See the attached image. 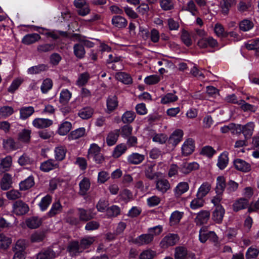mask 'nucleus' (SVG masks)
Returning <instances> with one entry per match:
<instances>
[{"mask_svg":"<svg viewBox=\"0 0 259 259\" xmlns=\"http://www.w3.org/2000/svg\"><path fill=\"white\" fill-rule=\"evenodd\" d=\"M179 239V236L177 234H169L162 239L160 243V246L162 248H167L169 246L175 245Z\"/></svg>","mask_w":259,"mask_h":259,"instance_id":"nucleus-1","label":"nucleus"},{"mask_svg":"<svg viewBox=\"0 0 259 259\" xmlns=\"http://www.w3.org/2000/svg\"><path fill=\"white\" fill-rule=\"evenodd\" d=\"M36 30L41 34L45 35L47 37H51L56 39L60 36H67V33L64 31L51 30L42 27L38 28Z\"/></svg>","mask_w":259,"mask_h":259,"instance_id":"nucleus-2","label":"nucleus"},{"mask_svg":"<svg viewBox=\"0 0 259 259\" xmlns=\"http://www.w3.org/2000/svg\"><path fill=\"white\" fill-rule=\"evenodd\" d=\"M29 211L27 204L21 200L16 201L13 205V212L17 215H23Z\"/></svg>","mask_w":259,"mask_h":259,"instance_id":"nucleus-3","label":"nucleus"},{"mask_svg":"<svg viewBox=\"0 0 259 259\" xmlns=\"http://www.w3.org/2000/svg\"><path fill=\"white\" fill-rule=\"evenodd\" d=\"M74 5L78 9L77 13L81 16H85L90 12V9L86 0H74Z\"/></svg>","mask_w":259,"mask_h":259,"instance_id":"nucleus-4","label":"nucleus"},{"mask_svg":"<svg viewBox=\"0 0 259 259\" xmlns=\"http://www.w3.org/2000/svg\"><path fill=\"white\" fill-rule=\"evenodd\" d=\"M78 216L80 221L87 222L94 218L96 215L93 212L92 209H84L83 208H78Z\"/></svg>","mask_w":259,"mask_h":259,"instance_id":"nucleus-5","label":"nucleus"},{"mask_svg":"<svg viewBox=\"0 0 259 259\" xmlns=\"http://www.w3.org/2000/svg\"><path fill=\"white\" fill-rule=\"evenodd\" d=\"M199 164L195 162H183L180 166V171L184 175H187L193 170L199 168Z\"/></svg>","mask_w":259,"mask_h":259,"instance_id":"nucleus-6","label":"nucleus"},{"mask_svg":"<svg viewBox=\"0 0 259 259\" xmlns=\"http://www.w3.org/2000/svg\"><path fill=\"white\" fill-rule=\"evenodd\" d=\"M197 45L201 48L208 47L213 48L218 46V43L216 39L211 36H209L200 39L197 42Z\"/></svg>","mask_w":259,"mask_h":259,"instance_id":"nucleus-7","label":"nucleus"},{"mask_svg":"<svg viewBox=\"0 0 259 259\" xmlns=\"http://www.w3.org/2000/svg\"><path fill=\"white\" fill-rule=\"evenodd\" d=\"M210 218V212L207 210H202L196 214L194 219L195 223L197 225L201 226L206 224Z\"/></svg>","mask_w":259,"mask_h":259,"instance_id":"nucleus-8","label":"nucleus"},{"mask_svg":"<svg viewBox=\"0 0 259 259\" xmlns=\"http://www.w3.org/2000/svg\"><path fill=\"white\" fill-rule=\"evenodd\" d=\"M153 240L152 235L148 233L137 237L133 240V243L138 246H143L150 244Z\"/></svg>","mask_w":259,"mask_h":259,"instance_id":"nucleus-9","label":"nucleus"},{"mask_svg":"<svg viewBox=\"0 0 259 259\" xmlns=\"http://www.w3.org/2000/svg\"><path fill=\"white\" fill-rule=\"evenodd\" d=\"M195 145L193 139L189 138L186 140L182 146V153L184 156H188L194 151Z\"/></svg>","mask_w":259,"mask_h":259,"instance_id":"nucleus-10","label":"nucleus"},{"mask_svg":"<svg viewBox=\"0 0 259 259\" xmlns=\"http://www.w3.org/2000/svg\"><path fill=\"white\" fill-rule=\"evenodd\" d=\"M59 167V163L53 159H49L42 162L40 165V169L44 172H49Z\"/></svg>","mask_w":259,"mask_h":259,"instance_id":"nucleus-11","label":"nucleus"},{"mask_svg":"<svg viewBox=\"0 0 259 259\" xmlns=\"http://www.w3.org/2000/svg\"><path fill=\"white\" fill-rule=\"evenodd\" d=\"M234 166L235 168L243 172H248L251 170L250 164L241 159H236L234 161Z\"/></svg>","mask_w":259,"mask_h":259,"instance_id":"nucleus-12","label":"nucleus"},{"mask_svg":"<svg viewBox=\"0 0 259 259\" xmlns=\"http://www.w3.org/2000/svg\"><path fill=\"white\" fill-rule=\"evenodd\" d=\"M216 237L213 231H208L207 227H202L199 231V239L202 243H205L209 237L215 238Z\"/></svg>","mask_w":259,"mask_h":259,"instance_id":"nucleus-13","label":"nucleus"},{"mask_svg":"<svg viewBox=\"0 0 259 259\" xmlns=\"http://www.w3.org/2000/svg\"><path fill=\"white\" fill-rule=\"evenodd\" d=\"M225 213L224 208L221 205H218L213 211L212 219L216 223L220 224L222 222Z\"/></svg>","mask_w":259,"mask_h":259,"instance_id":"nucleus-14","label":"nucleus"},{"mask_svg":"<svg viewBox=\"0 0 259 259\" xmlns=\"http://www.w3.org/2000/svg\"><path fill=\"white\" fill-rule=\"evenodd\" d=\"M183 132L180 129L175 131L168 139V143L172 146H176L182 139Z\"/></svg>","mask_w":259,"mask_h":259,"instance_id":"nucleus-15","label":"nucleus"},{"mask_svg":"<svg viewBox=\"0 0 259 259\" xmlns=\"http://www.w3.org/2000/svg\"><path fill=\"white\" fill-rule=\"evenodd\" d=\"M145 159V155L138 153H133L127 157L128 164L137 165L142 163Z\"/></svg>","mask_w":259,"mask_h":259,"instance_id":"nucleus-16","label":"nucleus"},{"mask_svg":"<svg viewBox=\"0 0 259 259\" xmlns=\"http://www.w3.org/2000/svg\"><path fill=\"white\" fill-rule=\"evenodd\" d=\"M53 124V121L47 118H37L33 122V125L37 128H44L51 126Z\"/></svg>","mask_w":259,"mask_h":259,"instance_id":"nucleus-17","label":"nucleus"},{"mask_svg":"<svg viewBox=\"0 0 259 259\" xmlns=\"http://www.w3.org/2000/svg\"><path fill=\"white\" fill-rule=\"evenodd\" d=\"M170 188L169 182L165 179L158 180L156 183V189L162 194H164Z\"/></svg>","mask_w":259,"mask_h":259,"instance_id":"nucleus-18","label":"nucleus"},{"mask_svg":"<svg viewBox=\"0 0 259 259\" xmlns=\"http://www.w3.org/2000/svg\"><path fill=\"white\" fill-rule=\"evenodd\" d=\"M189 186L188 183L182 182L179 183L174 189L175 195L177 197L181 196L182 194L188 191Z\"/></svg>","mask_w":259,"mask_h":259,"instance_id":"nucleus-19","label":"nucleus"},{"mask_svg":"<svg viewBox=\"0 0 259 259\" xmlns=\"http://www.w3.org/2000/svg\"><path fill=\"white\" fill-rule=\"evenodd\" d=\"M85 134V129L84 127H79L72 131L68 136L69 141L75 140L83 137Z\"/></svg>","mask_w":259,"mask_h":259,"instance_id":"nucleus-20","label":"nucleus"},{"mask_svg":"<svg viewBox=\"0 0 259 259\" xmlns=\"http://www.w3.org/2000/svg\"><path fill=\"white\" fill-rule=\"evenodd\" d=\"M254 124L253 122H248L242 127L241 132L243 134L246 140L250 139L254 131Z\"/></svg>","mask_w":259,"mask_h":259,"instance_id":"nucleus-21","label":"nucleus"},{"mask_svg":"<svg viewBox=\"0 0 259 259\" xmlns=\"http://www.w3.org/2000/svg\"><path fill=\"white\" fill-rule=\"evenodd\" d=\"M248 205V200L247 199L240 198L236 200L233 204V209L235 211H238L245 209Z\"/></svg>","mask_w":259,"mask_h":259,"instance_id":"nucleus-22","label":"nucleus"},{"mask_svg":"<svg viewBox=\"0 0 259 259\" xmlns=\"http://www.w3.org/2000/svg\"><path fill=\"white\" fill-rule=\"evenodd\" d=\"M26 225L30 229H36L39 227L42 223L40 218L37 217H32L26 220Z\"/></svg>","mask_w":259,"mask_h":259,"instance_id":"nucleus-23","label":"nucleus"},{"mask_svg":"<svg viewBox=\"0 0 259 259\" xmlns=\"http://www.w3.org/2000/svg\"><path fill=\"white\" fill-rule=\"evenodd\" d=\"M226 184L225 179L223 176H219L217 178L215 192L218 195L222 194L225 188Z\"/></svg>","mask_w":259,"mask_h":259,"instance_id":"nucleus-24","label":"nucleus"},{"mask_svg":"<svg viewBox=\"0 0 259 259\" xmlns=\"http://www.w3.org/2000/svg\"><path fill=\"white\" fill-rule=\"evenodd\" d=\"M40 39V36L37 33H31L25 35L22 39V42L26 45L33 44Z\"/></svg>","mask_w":259,"mask_h":259,"instance_id":"nucleus-25","label":"nucleus"},{"mask_svg":"<svg viewBox=\"0 0 259 259\" xmlns=\"http://www.w3.org/2000/svg\"><path fill=\"white\" fill-rule=\"evenodd\" d=\"M12 164V158L10 156H7L1 160L0 171L5 172L8 171Z\"/></svg>","mask_w":259,"mask_h":259,"instance_id":"nucleus-26","label":"nucleus"},{"mask_svg":"<svg viewBox=\"0 0 259 259\" xmlns=\"http://www.w3.org/2000/svg\"><path fill=\"white\" fill-rule=\"evenodd\" d=\"M119 130H116L110 132L106 137V143L109 146L114 145L119 137Z\"/></svg>","mask_w":259,"mask_h":259,"instance_id":"nucleus-27","label":"nucleus"},{"mask_svg":"<svg viewBox=\"0 0 259 259\" xmlns=\"http://www.w3.org/2000/svg\"><path fill=\"white\" fill-rule=\"evenodd\" d=\"M211 185L207 182L203 183L198 189L196 196L203 198L210 191Z\"/></svg>","mask_w":259,"mask_h":259,"instance_id":"nucleus-28","label":"nucleus"},{"mask_svg":"<svg viewBox=\"0 0 259 259\" xmlns=\"http://www.w3.org/2000/svg\"><path fill=\"white\" fill-rule=\"evenodd\" d=\"M12 184L11 176L9 174H5L1 181V187L2 190H7L9 189Z\"/></svg>","mask_w":259,"mask_h":259,"instance_id":"nucleus-29","label":"nucleus"},{"mask_svg":"<svg viewBox=\"0 0 259 259\" xmlns=\"http://www.w3.org/2000/svg\"><path fill=\"white\" fill-rule=\"evenodd\" d=\"M62 209L63 207L60 202H55L53 203L50 210L48 212V215L49 217H54L56 214L61 213Z\"/></svg>","mask_w":259,"mask_h":259,"instance_id":"nucleus-30","label":"nucleus"},{"mask_svg":"<svg viewBox=\"0 0 259 259\" xmlns=\"http://www.w3.org/2000/svg\"><path fill=\"white\" fill-rule=\"evenodd\" d=\"M112 24L114 26L121 28L125 27L127 22L124 18L120 16H115L112 19Z\"/></svg>","mask_w":259,"mask_h":259,"instance_id":"nucleus-31","label":"nucleus"},{"mask_svg":"<svg viewBox=\"0 0 259 259\" xmlns=\"http://www.w3.org/2000/svg\"><path fill=\"white\" fill-rule=\"evenodd\" d=\"M56 253L51 249L43 250L38 253L36 259H52L56 257Z\"/></svg>","mask_w":259,"mask_h":259,"instance_id":"nucleus-32","label":"nucleus"},{"mask_svg":"<svg viewBox=\"0 0 259 259\" xmlns=\"http://www.w3.org/2000/svg\"><path fill=\"white\" fill-rule=\"evenodd\" d=\"M34 185V178L32 176H29L25 180L19 184L20 189L22 191L27 190Z\"/></svg>","mask_w":259,"mask_h":259,"instance_id":"nucleus-33","label":"nucleus"},{"mask_svg":"<svg viewBox=\"0 0 259 259\" xmlns=\"http://www.w3.org/2000/svg\"><path fill=\"white\" fill-rule=\"evenodd\" d=\"M54 152L56 161H62L65 157L66 149L64 147L60 146L55 148Z\"/></svg>","mask_w":259,"mask_h":259,"instance_id":"nucleus-34","label":"nucleus"},{"mask_svg":"<svg viewBox=\"0 0 259 259\" xmlns=\"http://www.w3.org/2000/svg\"><path fill=\"white\" fill-rule=\"evenodd\" d=\"M118 106L117 98L115 95L108 97L107 99V107L109 111H113Z\"/></svg>","mask_w":259,"mask_h":259,"instance_id":"nucleus-35","label":"nucleus"},{"mask_svg":"<svg viewBox=\"0 0 259 259\" xmlns=\"http://www.w3.org/2000/svg\"><path fill=\"white\" fill-rule=\"evenodd\" d=\"M27 246V241L25 239H20L16 242L13 247V250L14 251L25 253Z\"/></svg>","mask_w":259,"mask_h":259,"instance_id":"nucleus-36","label":"nucleus"},{"mask_svg":"<svg viewBox=\"0 0 259 259\" xmlns=\"http://www.w3.org/2000/svg\"><path fill=\"white\" fill-rule=\"evenodd\" d=\"M72 124L70 122L64 121L62 123L58 130V133L61 136H65L71 130Z\"/></svg>","mask_w":259,"mask_h":259,"instance_id":"nucleus-37","label":"nucleus"},{"mask_svg":"<svg viewBox=\"0 0 259 259\" xmlns=\"http://www.w3.org/2000/svg\"><path fill=\"white\" fill-rule=\"evenodd\" d=\"M79 194L81 195L86 194L87 191L90 187V180L87 178H83L79 183Z\"/></svg>","mask_w":259,"mask_h":259,"instance_id":"nucleus-38","label":"nucleus"},{"mask_svg":"<svg viewBox=\"0 0 259 259\" xmlns=\"http://www.w3.org/2000/svg\"><path fill=\"white\" fill-rule=\"evenodd\" d=\"M127 146L125 144H120L117 145L114 148L112 156L114 158H118L127 150Z\"/></svg>","mask_w":259,"mask_h":259,"instance_id":"nucleus-39","label":"nucleus"},{"mask_svg":"<svg viewBox=\"0 0 259 259\" xmlns=\"http://www.w3.org/2000/svg\"><path fill=\"white\" fill-rule=\"evenodd\" d=\"M72 96L71 93L67 89L62 90L60 93L59 101L65 104L68 102Z\"/></svg>","mask_w":259,"mask_h":259,"instance_id":"nucleus-40","label":"nucleus"},{"mask_svg":"<svg viewBox=\"0 0 259 259\" xmlns=\"http://www.w3.org/2000/svg\"><path fill=\"white\" fill-rule=\"evenodd\" d=\"M228 156L226 153H222L218 157V161L217 163L218 166L221 169H224L228 163Z\"/></svg>","mask_w":259,"mask_h":259,"instance_id":"nucleus-41","label":"nucleus"},{"mask_svg":"<svg viewBox=\"0 0 259 259\" xmlns=\"http://www.w3.org/2000/svg\"><path fill=\"white\" fill-rule=\"evenodd\" d=\"M48 69L47 66L45 64H40L37 66H34L29 68L27 70V73L29 74H35L46 71Z\"/></svg>","mask_w":259,"mask_h":259,"instance_id":"nucleus-42","label":"nucleus"},{"mask_svg":"<svg viewBox=\"0 0 259 259\" xmlns=\"http://www.w3.org/2000/svg\"><path fill=\"white\" fill-rule=\"evenodd\" d=\"M187 250L184 247H177L175 248V259H186Z\"/></svg>","mask_w":259,"mask_h":259,"instance_id":"nucleus-43","label":"nucleus"},{"mask_svg":"<svg viewBox=\"0 0 259 259\" xmlns=\"http://www.w3.org/2000/svg\"><path fill=\"white\" fill-rule=\"evenodd\" d=\"M120 213V209L117 205H113L106 209L107 218L116 217Z\"/></svg>","mask_w":259,"mask_h":259,"instance_id":"nucleus-44","label":"nucleus"},{"mask_svg":"<svg viewBox=\"0 0 259 259\" xmlns=\"http://www.w3.org/2000/svg\"><path fill=\"white\" fill-rule=\"evenodd\" d=\"M82 250L80 244L79 245L78 242L70 243L67 247V250L71 255H75L76 253L81 251Z\"/></svg>","mask_w":259,"mask_h":259,"instance_id":"nucleus-45","label":"nucleus"},{"mask_svg":"<svg viewBox=\"0 0 259 259\" xmlns=\"http://www.w3.org/2000/svg\"><path fill=\"white\" fill-rule=\"evenodd\" d=\"M238 105L244 112H254L256 111L257 108L256 107L246 103L244 101L242 100H239Z\"/></svg>","mask_w":259,"mask_h":259,"instance_id":"nucleus-46","label":"nucleus"},{"mask_svg":"<svg viewBox=\"0 0 259 259\" xmlns=\"http://www.w3.org/2000/svg\"><path fill=\"white\" fill-rule=\"evenodd\" d=\"M204 204V201L202 198L197 197L193 199L190 204V207L192 209H197L202 207Z\"/></svg>","mask_w":259,"mask_h":259,"instance_id":"nucleus-47","label":"nucleus"},{"mask_svg":"<svg viewBox=\"0 0 259 259\" xmlns=\"http://www.w3.org/2000/svg\"><path fill=\"white\" fill-rule=\"evenodd\" d=\"M178 97L174 93H168L163 96L161 99V103L164 104L170 103L177 101Z\"/></svg>","mask_w":259,"mask_h":259,"instance_id":"nucleus-48","label":"nucleus"},{"mask_svg":"<svg viewBox=\"0 0 259 259\" xmlns=\"http://www.w3.org/2000/svg\"><path fill=\"white\" fill-rule=\"evenodd\" d=\"M73 52L75 56L79 59L82 58L85 53L83 46L80 44H76L74 46Z\"/></svg>","mask_w":259,"mask_h":259,"instance_id":"nucleus-49","label":"nucleus"},{"mask_svg":"<svg viewBox=\"0 0 259 259\" xmlns=\"http://www.w3.org/2000/svg\"><path fill=\"white\" fill-rule=\"evenodd\" d=\"M116 78L124 84H128L132 82L131 77L127 73L120 72L116 74Z\"/></svg>","mask_w":259,"mask_h":259,"instance_id":"nucleus-50","label":"nucleus"},{"mask_svg":"<svg viewBox=\"0 0 259 259\" xmlns=\"http://www.w3.org/2000/svg\"><path fill=\"white\" fill-rule=\"evenodd\" d=\"M213 30L215 35L218 37H223L226 36L227 35L223 26L219 23H217L214 25Z\"/></svg>","mask_w":259,"mask_h":259,"instance_id":"nucleus-51","label":"nucleus"},{"mask_svg":"<svg viewBox=\"0 0 259 259\" xmlns=\"http://www.w3.org/2000/svg\"><path fill=\"white\" fill-rule=\"evenodd\" d=\"M12 243V239L3 234H0V248L7 249Z\"/></svg>","mask_w":259,"mask_h":259,"instance_id":"nucleus-52","label":"nucleus"},{"mask_svg":"<svg viewBox=\"0 0 259 259\" xmlns=\"http://www.w3.org/2000/svg\"><path fill=\"white\" fill-rule=\"evenodd\" d=\"M95 241V237H85L82 238L80 241V248L84 249L91 246Z\"/></svg>","mask_w":259,"mask_h":259,"instance_id":"nucleus-53","label":"nucleus"},{"mask_svg":"<svg viewBox=\"0 0 259 259\" xmlns=\"http://www.w3.org/2000/svg\"><path fill=\"white\" fill-rule=\"evenodd\" d=\"M31 131L28 129H23L19 133L18 139L23 142H28L30 139Z\"/></svg>","mask_w":259,"mask_h":259,"instance_id":"nucleus-54","label":"nucleus"},{"mask_svg":"<svg viewBox=\"0 0 259 259\" xmlns=\"http://www.w3.org/2000/svg\"><path fill=\"white\" fill-rule=\"evenodd\" d=\"M52 201V197L49 195H47L44 197L39 203V206L42 211L47 209Z\"/></svg>","mask_w":259,"mask_h":259,"instance_id":"nucleus-55","label":"nucleus"},{"mask_svg":"<svg viewBox=\"0 0 259 259\" xmlns=\"http://www.w3.org/2000/svg\"><path fill=\"white\" fill-rule=\"evenodd\" d=\"M215 153L216 151L210 146H204L200 151V154L208 158L212 157Z\"/></svg>","mask_w":259,"mask_h":259,"instance_id":"nucleus-56","label":"nucleus"},{"mask_svg":"<svg viewBox=\"0 0 259 259\" xmlns=\"http://www.w3.org/2000/svg\"><path fill=\"white\" fill-rule=\"evenodd\" d=\"M45 238V235L43 232L36 231L31 235L30 239L31 242H39L42 241Z\"/></svg>","mask_w":259,"mask_h":259,"instance_id":"nucleus-57","label":"nucleus"},{"mask_svg":"<svg viewBox=\"0 0 259 259\" xmlns=\"http://www.w3.org/2000/svg\"><path fill=\"white\" fill-rule=\"evenodd\" d=\"M154 142L160 144H164L167 140V137L164 134H154L151 137Z\"/></svg>","mask_w":259,"mask_h":259,"instance_id":"nucleus-58","label":"nucleus"},{"mask_svg":"<svg viewBox=\"0 0 259 259\" xmlns=\"http://www.w3.org/2000/svg\"><path fill=\"white\" fill-rule=\"evenodd\" d=\"M183 213L179 211L173 212L170 217V223L171 225H174L179 223L183 216Z\"/></svg>","mask_w":259,"mask_h":259,"instance_id":"nucleus-59","label":"nucleus"},{"mask_svg":"<svg viewBox=\"0 0 259 259\" xmlns=\"http://www.w3.org/2000/svg\"><path fill=\"white\" fill-rule=\"evenodd\" d=\"M253 22L248 19L242 20L239 24L240 29L243 31H247L252 29L253 27Z\"/></svg>","mask_w":259,"mask_h":259,"instance_id":"nucleus-60","label":"nucleus"},{"mask_svg":"<svg viewBox=\"0 0 259 259\" xmlns=\"http://www.w3.org/2000/svg\"><path fill=\"white\" fill-rule=\"evenodd\" d=\"M89 78L90 75L87 72L80 74L76 81V85L78 87L84 85L88 82Z\"/></svg>","mask_w":259,"mask_h":259,"instance_id":"nucleus-61","label":"nucleus"},{"mask_svg":"<svg viewBox=\"0 0 259 259\" xmlns=\"http://www.w3.org/2000/svg\"><path fill=\"white\" fill-rule=\"evenodd\" d=\"M156 255L155 251L148 249L143 250L140 254V259H153Z\"/></svg>","mask_w":259,"mask_h":259,"instance_id":"nucleus-62","label":"nucleus"},{"mask_svg":"<svg viewBox=\"0 0 259 259\" xmlns=\"http://www.w3.org/2000/svg\"><path fill=\"white\" fill-rule=\"evenodd\" d=\"M53 87V81L50 78H46L44 80L40 87L41 92L43 93H47Z\"/></svg>","mask_w":259,"mask_h":259,"instance_id":"nucleus-63","label":"nucleus"},{"mask_svg":"<svg viewBox=\"0 0 259 259\" xmlns=\"http://www.w3.org/2000/svg\"><path fill=\"white\" fill-rule=\"evenodd\" d=\"M245 47L248 50H259V38L249 40L245 44Z\"/></svg>","mask_w":259,"mask_h":259,"instance_id":"nucleus-64","label":"nucleus"}]
</instances>
